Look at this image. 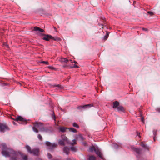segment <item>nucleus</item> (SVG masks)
Listing matches in <instances>:
<instances>
[{"instance_id": "1", "label": "nucleus", "mask_w": 160, "mask_h": 160, "mask_svg": "<svg viewBox=\"0 0 160 160\" xmlns=\"http://www.w3.org/2000/svg\"><path fill=\"white\" fill-rule=\"evenodd\" d=\"M2 151V155L5 157H11L10 160H22L21 158L23 160H27L28 157L26 155H23L21 153L19 152H16L11 149L7 148L6 145L3 143L1 145Z\"/></svg>"}, {"instance_id": "2", "label": "nucleus", "mask_w": 160, "mask_h": 160, "mask_svg": "<svg viewBox=\"0 0 160 160\" xmlns=\"http://www.w3.org/2000/svg\"><path fill=\"white\" fill-rule=\"evenodd\" d=\"M34 31L37 32V34L39 36H44L42 38V39L43 40L49 41L50 39H53L55 40H57L56 38H54L51 35H45L44 34L42 33L41 32H44V30L38 27H35L33 28Z\"/></svg>"}, {"instance_id": "3", "label": "nucleus", "mask_w": 160, "mask_h": 160, "mask_svg": "<svg viewBox=\"0 0 160 160\" xmlns=\"http://www.w3.org/2000/svg\"><path fill=\"white\" fill-rule=\"evenodd\" d=\"M43 124L41 122H36L34 124V126L32 128L33 131L36 133L38 132V130L37 128L40 129L41 131V129L43 128Z\"/></svg>"}, {"instance_id": "4", "label": "nucleus", "mask_w": 160, "mask_h": 160, "mask_svg": "<svg viewBox=\"0 0 160 160\" xmlns=\"http://www.w3.org/2000/svg\"><path fill=\"white\" fill-rule=\"evenodd\" d=\"M26 148L28 152L30 154H33L35 156H38L39 155V150L38 149H35L31 150V148L28 145H26Z\"/></svg>"}, {"instance_id": "5", "label": "nucleus", "mask_w": 160, "mask_h": 160, "mask_svg": "<svg viewBox=\"0 0 160 160\" xmlns=\"http://www.w3.org/2000/svg\"><path fill=\"white\" fill-rule=\"evenodd\" d=\"M58 129H59L60 131L62 132H65L67 129H68L70 132H77V130L73 128H68L64 127H59Z\"/></svg>"}, {"instance_id": "6", "label": "nucleus", "mask_w": 160, "mask_h": 160, "mask_svg": "<svg viewBox=\"0 0 160 160\" xmlns=\"http://www.w3.org/2000/svg\"><path fill=\"white\" fill-rule=\"evenodd\" d=\"M45 143L47 147V148L50 150H52L57 146L56 144L55 143H51L49 142H46Z\"/></svg>"}, {"instance_id": "7", "label": "nucleus", "mask_w": 160, "mask_h": 160, "mask_svg": "<svg viewBox=\"0 0 160 160\" xmlns=\"http://www.w3.org/2000/svg\"><path fill=\"white\" fill-rule=\"evenodd\" d=\"M61 138L62 140L66 141V142H67V143H70L71 145H74L76 144V142L75 139L73 140L72 142H69L68 141L67 137L65 135H62Z\"/></svg>"}, {"instance_id": "8", "label": "nucleus", "mask_w": 160, "mask_h": 160, "mask_svg": "<svg viewBox=\"0 0 160 160\" xmlns=\"http://www.w3.org/2000/svg\"><path fill=\"white\" fill-rule=\"evenodd\" d=\"M92 106V105L91 104H88L85 105L83 106H81L78 107V108L79 109L82 110L85 109L86 108H88L91 107Z\"/></svg>"}, {"instance_id": "9", "label": "nucleus", "mask_w": 160, "mask_h": 160, "mask_svg": "<svg viewBox=\"0 0 160 160\" xmlns=\"http://www.w3.org/2000/svg\"><path fill=\"white\" fill-rule=\"evenodd\" d=\"M8 129V128L5 124H0V131L4 132Z\"/></svg>"}, {"instance_id": "10", "label": "nucleus", "mask_w": 160, "mask_h": 160, "mask_svg": "<svg viewBox=\"0 0 160 160\" xmlns=\"http://www.w3.org/2000/svg\"><path fill=\"white\" fill-rule=\"evenodd\" d=\"M41 132L50 133L52 132V128L50 127L44 128L43 127V128L41 129Z\"/></svg>"}, {"instance_id": "11", "label": "nucleus", "mask_w": 160, "mask_h": 160, "mask_svg": "<svg viewBox=\"0 0 160 160\" xmlns=\"http://www.w3.org/2000/svg\"><path fill=\"white\" fill-rule=\"evenodd\" d=\"M95 152L96 153L98 156L101 158L103 159L102 154L98 148L96 150H95Z\"/></svg>"}, {"instance_id": "12", "label": "nucleus", "mask_w": 160, "mask_h": 160, "mask_svg": "<svg viewBox=\"0 0 160 160\" xmlns=\"http://www.w3.org/2000/svg\"><path fill=\"white\" fill-rule=\"evenodd\" d=\"M69 148L67 147H64L63 148V152L67 154H68L69 152Z\"/></svg>"}, {"instance_id": "13", "label": "nucleus", "mask_w": 160, "mask_h": 160, "mask_svg": "<svg viewBox=\"0 0 160 160\" xmlns=\"http://www.w3.org/2000/svg\"><path fill=\"white\" fill-rule=\"evenodd\" d=\"M16 121H24V119L21 116H18L15 119Z\"/></svg>"}, {"instance_id": "14", "label": "nucleus", "mask_w": 160, "mask_h": 160, "mask_svg": "<svg viewBox=\"0 0 160 160\" xmlns=\"http://www.w3.org/2000/svg\"><path fill=\"white\" fill-rule=\"evenodd\" d=\"M119 105V102L117 101H115L113 102V108H116Z\"/></svg>"}, {"instance_id": "15", "label": "nucleus", "mask_w": 160, "mask_h": 160, "mask_svg": "<svg viewBox=\"0 0 160 160\" xmlns=\"http://www.w3.org/2000/svg\"><path fill=\"white\" fill-rule=\"evenodd\" d=\"M60 61L62 62H64L67 63L68 60L66 58H62L60 59Z\"/></svg>"}, {"instance_id": "16", "label": "nucleus", "mask_w": 160, "mask_h": 160, "mask_svg": "<svg viewBox=\"0 0 160 160\" xmlns=\"http://www.w3.org/2000/svg\"><path fill=\"white\" fill-rule=\"evenodd\" d=\"M66 142V141H65L62 139V140H59L58 142V143L60 145H61L64 146L65 145L64 143Z\"/></svg>"}, {"instance_id": "17", "label": "nucleus", "mask_w": 160, "mask_h": 160, "mask_svg": "<svg viewBox=\"0 0 160 160\" xmlns=\"http://www.w3.org/2000/svg\"><path fill=\"white\" fill-rule=\"evenodd\" d=\"M96 149L95 147L92 146V147L89 148V150L90 152H92L94 151H95V150H96Z\"/></svg>"}, {"instance_id": "18", "label": "nucleus", "mask_w": 160, "mask_h": 160, "mask_svg": "<svg viewBox=\"0 0 160 160\" xmlns=\"http://www.w3.org/2000/svg\"><path fill=\"white\" fill-rule=\"evenodd\" d=\"M117 109L118 111H122L124 110V109L122 106H119L117 107Z\"/></svg>"}, {"instance_id": "19", "label": "nucleus", "mask_w": 160, "mask_h": 160, "mask_svg": "<svg viewBox=\"0 0 160 160\" xmlns=\"http://www.w3.org/2000/svg\"><path fill=\"white\" fill-rule=\"evenodd\" d=\"M95 157L92 155L89 156L88 160H95Z\"/></svg>"}, {"instance_id": "20", "label": "nucleus", "mask_w": 160, "mask_h": 160, "mask_svg": "<svg viewBox=\"0 0 160 160\" xmlns=\"http://www.w3.org/2000/svg\"><path fill=\"white\" fill-rule=\"evenodd\" d=\"M134 150L138 154H139L141 152V150L139 148H135Z\"/></svg>"}, {"instance_id": "21", "label": "nucleus", "mask_w": 160, "mask_h": 160, "mask_svg": "<svg viewBox=\"0 0 160 160\" xmlns=\"http://www.w3.org/2000/svg\"><path fill=\"white\" fill-rule=\"evenodd\" d=\"M71 150L73 152H75L77 151L76 148L73 146L71 147L70 148Z\"/></svg>"}, {"instance_id": "22", "label": "nucleus", "mask_w": 160, "mask_h": 160, "mask_svg": "<svg viewBox=\"0 0 160 160\" xmlns=\"http://www.w3.org/2000/svg\"><path fill=\"white\" fill-rule=\"evenodd\" d=\"M73 127L77 128H79V126H78V125L77 123H73Z\"/></svg>"}, {"instance_id": "23", "label": "nucleus", "mask_w": 160, "mask_h": 160, "mask_svg": "<svg viewBox=\"0 0 160 160\" xmlns=\"http://www.w3.org/2000/svg\"><path fill=\"white\" fill-rule=\"evenodd\" d=\"M38 137L39 139H40V140H42V137L40 134H38Z\"/></svg>"}, {"instance_id": "24", "label": "nucleus", "mask_w": 160, "mask_h": 160, "mask_svg": "<svg viewBox=\"0 0 160 160\" xmlns=\"http://www.w3.org/2000/svg\"><path fill=\"white\" fill-rule=\"evenodd\" d=\"M141 146L144 148H147L146 146L143 142H142L141 144Z\"/></svg>"}, {"instance_id": "25", "label": "nucleus", "mask_w": 160, "mask_h": 160, "mask_svg": "<svg viewBox=\"0 0 160 160\" xmlns=\"http://www.w3.org/2000/svg\"><path fill=\"white\" fill-rule=\"evenodd\" d=\"M109 33V32H107V35L104 36V37L105 38V40H106L107 39V38L108 37Z\"/></svg>"}, {"instance_id": "26", "label": "nucleus", "mask_w": 160, "mask_h": 160, "mask_svg": "<svg viewBox=\"0 0 160 160\" xmlns=\"http://www.w3.org/2000/svg\"><path fill=\"white\" fill-rule=\"evenodd\" d=\"M48 158H51L52 157L50 153L48 154Z\"/></svg>"}, {"instance_id": "27", "label": "nucleus", "mask_w": 160, "mask_h": 160, "mask_svg": "<svg viewBox=\"0 0 160 160\" xmlns=\"http://www.w3.org/2000/svg\"><path fill=\"white\" fill-rule=\"evenodd\" d=\"M42 63H45V64H48V61H42Z\"/></svg>"}, {"instance_id": "28", "label": "nucleus", "mask_w": 160, "mask_h": 160, "mask_svg": "<svg viewBox=\"0 0 160 160\" xmlns=\"http://www.w3.org/2000/svg\"><path fill=\"white\" fill-rule=\"evenodd\" d=\"M48 68H49L50 69H52V70H53V69H54L55 68H54L52 66H48Z\"/></svg>"}, {"instance_id": "29", "label": "nucleus", "mask_w": 160, "mask_h": 160, "mask_svg": "<svg viewBox=\"0 0 160 160\" xmlns=\"http://www.w3.org/2000/svg\"><path fill=\"white\" fill-rule=\"evenodd\" d=\"M78 68V66L75 64H74L73 67H71V68Z\"/></svg>"}, {"instance_id": "30", "label": "nucleus", "mask_w": 160, "mask_h": 160, "mask_svg": "<svg viewBox=\"0 0 160 160\" xmlns=\"http://www.w3.org/2000/svg\"><path fill=\"white\" fill-rule=\"evenodd\" d=\"M148 13H149L151 15H152L153 14V13L152 12H150V11H148Z\"/></svg>"}, {"instance_id": "31", "label": "nucleus", "mask_w": 160, "mask_h": 160, "mask_svg": "<svg viewBox=\"0 0 160 160\" xmlns=\"http://www.w3.org/2000/svg\"><path fill=\"white\" fill-rule=\"evenodd\" d=\"M3 45L5 46H6L7 47V48L8 47V45H7L6 43H4V44Z\"/></svg>"}, {"instance_id": "32", "label": "nucleus", "mask_w": 160, "mask_h": 160, "mask_svg": "<svg viewBox=\"0 0 160 160\" xmlns=\"http://www.w3.org/2000/svg\"><path fill=\"white\" fill-rule=\"evenodd\" d=\"M3 45L5 46H6L7 47V48L8 47V45H7L6 43H4V44Z\"/></svg>"}, {"instance_id": "33", "label": "nucleus", "mask_w": 160, "mask_h": 160, "mask_svg": "<svg viewBox=\"0 0 160 160\" xmlns=\"http://www.w3.org/2000/svg\"><path fill=\"white\" fill-rule=\"evenodd\" d=\"M156 131H153V134L155 136L156 134Z\"/></svg>"}, {"instance_id": "34", "label": "nucleus", "mask_w": 160, "mask_h": 160, "mask_svg": "<svg viewBox=\"0 0 160 160\" xmlns=\"http://www.w3.org/2000/svg\"><path fill=\"white\" fill-rule=\"evenodd\" d=\"M141 120L142 122H143V120H144V118L143 117H142V118H141Z\"/></svg>"}, {"instance_id": "35", "label": "nucleus", "mask_w": 160, "mask_h": 160, "mask_svg": "<svg viewBox=\"0 0 160 160\" xmlns=\"http://www.w3.org/2000/svg\"><path fill=\"white\" fill-rule=\"evenodd\" d=\"M157 110L159 112H160V108H157Z\"/></svg>"}, {"instance_id": "36", "label": "nucleus", "mask_w": 160, "mask_h": 160, "mask_svg": "<svg viewBox=\"0 0 160 160\" xmlns=\"http://www.w3.org/2000/svg\"><path fill=\"white\" fill-rule=\"evenodd\" d=\"M143 30H145V31H147V28H143Z\"/></svg>"}, {"instance_id": "37", "label": "nucleus", "mask_w": 160, "mask_h": 160, "mask_svg": "<svg viewBox=\"0 0 160 160\" xmlns=\"http://www.w3.org/2000/svg\"><path fill=\"white\" fill-rule=\"evenodd\" d=\"M67 160H71V159L70 158H68Z\"/></svg>"}, {"instance_id": "38", "label": "nucleus", "mask_w": 160, "mask_h": 160, "mask_svg": "<svg viewBox=\"0 0 160 160\" xmlns=\"http://www.w3.org/2000/svg\"><path fill=\"white\" fill-rule=\"evenodd\" d=\"M74 63H77V62L76 61H74Z\"/></svg>"}, {"instance_id": "39", "label": "nucleus", "mask_w": 160, "mask_h": 160, "mask_svg": "<svg viewBox=\"0 0 160 160\" xmlns=\"http://www.w3.org/2000/svg\"><path fill=\"white\" fill-rule=\"evenodd\" d=\"M54 119H55V116H54Z\"/></svg>"}, {"instance_id": "40", "label": "nucleus", "mask_w": 160, "mask_h": 160, "mask_svg": "<svg viewBox=\"0 0 160 160\" xmlns=\"http://www.w3.org/2000/svg\"><path fill=\"white\" fill-rule=\"evenodd\" d=\"M70 61H71V62H72V60H70Z\"/></svg>"}]
</instances>
